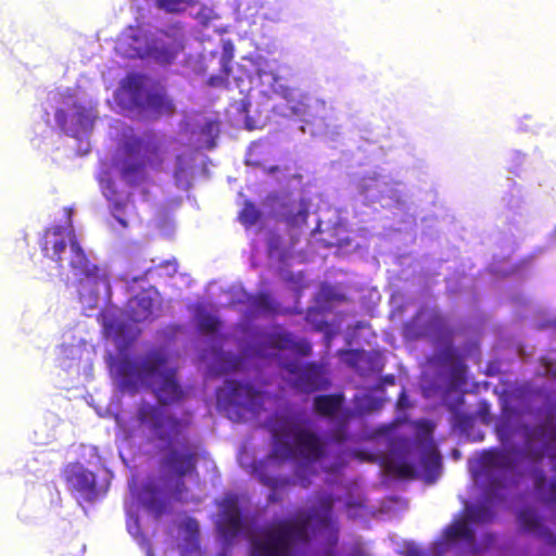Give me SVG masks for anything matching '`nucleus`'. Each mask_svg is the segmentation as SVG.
<instances>
[{
    "mask_svg": "<svg viewBox=\"0 0 556 556\" xmlns=\"http://www.w3.org/2000/svg\"><path fill=\"white\" fill-rule=\"evenodd\" d=\"M116 372L124 389L135 391L140 384L153 388L159 404L141 403L136 410L134 431L146 438L147 443L162 454L159 467L164 477L176 479L173 497L182 501L188 489L185 477L198 473L199 453L189 440L191 421L178 417L166 405L184 399L185 392L177 381V371L167 366V356L161 350L148 352L140 362L128 357L116 364Z\"/></svg>",
    "mask_w": 556,
    "mask_h": 556,
    "instance_id": "nucleus-1",
    "label": "nucleus"
},
{
    "mask_svg": "<svg viewBox=\"0 0 556 556\" xmlns=\"http://www.w3.org/2000/svg\"><path fill=\"white\" fill-rule=\"evenodd\" d=\"M314 518L312 513L300 511L266 526L251 540L250 556H293L298 547L309 542Z\"/></svg>",
    "mask_w": 556,
    "mask_h": 556,
    "instance_id": "nucleus-2",
    "label": "nucleus"
},
{
    "mask_svg": "<svg viewBox=\"0 0 556 556\" xmlns=\"http://www.w3.org/2000/svg\"><path fill=\"white\" fill-rule=\"evenodd\" d=\"M40 248L45 257L54 262L59 268L70 267L80 279L97 278L99 268L90 262L73 229L56 225L47 228Z\"/></svg>",
    "mask_w": 556,
    "mask_h": 556,
    "instance_id": "nucleus-3",
    "label": "nucleus"
},
{
    "mask_svg": "<svg viewBox=\"0 0 556 556\" xmlns=\"http://www.w3.org/2000/svg\"><path fill=\"white\" fill-rule=\"evenodd\" d=\"M274 435L292 441V445L288 442H276L274 453L279 457L289 459L300 456L307 462H317L326 455L321 438L304 427L294 416L280 418L275 425Z\"/></svg>",
    "mask_w": 556,
    "mask_h": 556,
    "instance_id": "nucleus-4",
    "label": "nucleus"
},
{
    "mask_svg": "<svg viewBox=\"0 0 556 556\" xmlns=\"http://www.w3.org/2000/svg\"><path fill=\"white\" fill-rule=\"evenodd\" d=\"M283 367L293 377L291 379L292 388L303 393L309 394L326 390L331 384L324 364L316 362H307L304 364L289 362L286 363Z\"/></svg>",
    "mask_w": 556,
    "mask_h": 556,
    "instance_id": "nucleus-5",
    "label": "nucleus"
},
{
    "mask_svg": "<svg viewBox=\"0 0 556 556\" xmlns=\"http://www.w3.org/2000/svg\"><path fill=\"white\" fill-rule=\"evenodd\" d=\"M125 154L130 157L140 156L147 167L162 170L167 153L166 143L155 134H144L142 137H131L124 143Z\"/></svg>",
    "mask_w": 556,
    "mask_h": 556,
    "instance_id": "nucleus-6",
    "label": "nucleus"
},
{
    "mask_svg": "<svg viewBox=\"0 0 556 556\" xmlns=\"http://www.w3.org/2000/svg\"><path fill=\"white\" fill-rule=\"evenodd\" d=\"M61 475L68 492L72 494L88 503L99 497L101 490L97 484L96 475L81 463L73 462L66 464L62 468Z\"/></svg>",
    "mask_w": 556,
    "mask_h": 556,
    "instance_id": "nucleus-7",
    "label": "nucleus"
},
{
    "mask_svg": "<svg viewBox=\"0 0 556 556\" xmlns=\"http://www.w3.org/2000/svg\"><path fill=\"white\" fill-rule=\"evenodd\" d=\"M227 399L233 406L256 413L263 407L264 392L248 383L229 381L227 382Z\"/></svg>",
    "mask_w": 556,
    "mask_h": 556,
    "instance_id": "nucleus-8",
    "label": "nucleus"
},
{
    "mask_svg": "<svg viewBox=\"0 0 556 556\" xmlns=\"http://www.w3.org/2000/svg\"><path fill=\"white\" fill-rule=\"evenodd\" d=\"M244 529L240 508L235 500H226L223 504L219 531L226 539L238 536Z\"/></svg>",
    "mask_w": 556,
    "mask_h": 556,
    "instance_id": "nucleus-9",
    "label": "nucleus"
},
{
    "mask_svg": "<svg viewBox=\"0 0 556 556\" xmlns=\"http://www.w3.org/2000/svg\"><path fill=\"white\" fill-rule=\"evenodd\" d=\"M141 502L155 519H160L162 516L170 513L169 501L153 483H146L143 485L141 491Z\"/></svg>",
    "mask_w": 556,
    "mask_h": 556,
    "instance_id": "nucleus-10",
    "label": "nucleus"
},
{
    "mask_svg": "<svg viewBox=\"0 0 556 556\" xmlns=\"http://www.w3.org/2000/svg\"><path fill=\"white\" fill-rule=\"evenodd\" d=\"M518 521L523 531L534 533L548 545L556 546V535L542 525L540 517L532 508L521 509L518 514Z\"/></svg>",
    "mask_w": 556,
    "mask_h": 556,
    "instance_id": "nucleus-11",
    "label": "nucleus"
},
{
    "mask_svg": "<svg viewBox=\"0 0 556 556\" xmlns=\"http://www.w3.org/2000/svg\"><path fill=\"white\" fill-rule=\"evenodd\" d=\"M153 299L146 291H142L128 300L127 317L134 323L149 320L153 316Z\"/></svg>",
    "mask_w": 556,
    "mask_h": 556,
    "instance_id": "nucleus-12",
    "label": "nucleus"
},
{
    "mask_svg": "<svg viewBox=\"0 0 556 556\" xmlns=\"http://www.w3.org/2000/svg\"><path fill=\"white\" fill-rule=\"evenodd\" d=\"M444 539L447 543L462 541L468 546H473L476 544L475 530L465 516L454 520L448 527H446L444 530Z\"/></svg>",
    "mask_w": 556,
    "mask_h": 556,
    "instance_id": "nucleus-13",
    "label": "nucleus"
},
{
    "mask_svg": "<svg viewBox=\"0 0 556 556\" xmlns=\"http://www.w3.org/2000/svg\"><path fill=\"white\" fill-rule=\"evenodd\" d=\"M420 446V462L427 473H439L442 465V457L431 439H425L418 442Z\"/></svg>",
    "mask_w": 556,
    "mask_h": 556,
    "instance_id": "nucleus-14",
    "label": "nucleus"
},
{
    "mask_svg": "<svg viewBox=\"0 0 556 556\" xmlns=\"http://www.w3.org/2000/svg\"><path fill=\"white\" fill-rule=\"evenodd\" d=\"M344 396L342 393L316 395L313 400L314 412L323 417H333L342 408Z\"/></svg>",
    "mask_w": 556,
    "mask_h": 556,
    "instance_id": "nucleus-15",
    "label": "nucleus"
},
{
    "mask_svg": "<svg viewBox=\"0 0 556 556\" xmlns=\"http://www.w3.org/2000/svg\"><path fill=\"white\" fill-rule=\"evenodd\" d=\"M147 77L141 74H128L123 81L122 88L127 92L131 102L136 105H143L146 91Z\"/></svg>",
    "mask_w": 556,
    "mask_h": 556,
    "instance_id": "nucleus-16",
    "label": "nucleus"
},
{
    "mask_svg": "<svg viewBox=\"0 0 556 556\" xmlns=\"http://www.w3.org/2000/svg\"><path fill=\"white\" fill-rule=\"evenodd\" d=\"M135 157H130L127 155V159L124 160L123 166L121 169L122 178L129 185L136 186L147 179L146 168L147 165L140 160L135 161Z\"/></svg>",
    "mask_w": 556,
    "mask_h": 556,
    "instance_id": "nucleus-17",
    "label": "nucleus"
},
{
    "mask_svg": "<svg viewBox=\"0 0 556 556\" xmlns=\"http://www.w3.org/2000/svg\"><path fill=\"white\" fill-rule=\"evenodd\" d=\"M481 464L485 468L513 469L514 451L497 450L483 453Z\"/></svg>",
    "mask_w": 556,
    "mask_h": 556,
    "instance_id": "nucleus-18",
    "label": "nucleus"
},
{
    "mask_svg": "<svg viewBox=\"0 0 556 556\" xmlns=\"http://www.w3.org/2000/svg\"><path fill=\"white\" fill-rule=\"evenodd\" d=\"M139 108L157 113H172L174 111V104L163 89L149 90L144 97L143 105H139Z\"/></svg>",
    "mask_w": 556,
    "mask_h": 556,
    "instance_id": "nucleus-19",
    "label": "nucleus"
},
{
    "mask_svg": "<svg viewBox=\"0 0 556 556\" xmlns=\"http://www.w3.org/2000/svg\"><path fill=\"white\" fill-rule=\"evenodd\" d=\"M252 305L257 311L269 315H283L289 311L281 307L269 292H258L253 296Z\"/></svg>",
    "mask_w": 556,
    "mask_h": 556,
    "instance_id": "nucleus-20",
    "label": "nucleus"
},
{
    "mask_svg": "<svg viewBox=\"0 0 556 556\" xmlns=\"http://www.w3.org/2000/svg\"><path fill=\"white\" fill-rule=\"evenodd\" d=\"M429 327L433 330L435 338L439 341H444L448 344L452 343L456 330L447 327L446 320L443 315L435 313L429 320Z\"/></svg>",
    "mask_w": 556,
    "mask_h": 556,
    "instance_id": "nucleus-21",
    "label": "nucleus"
},
{
    "mask_svg": "<svg viewBox=\"0 0 556 556\" xmlns=\"http://www.w3.org/2000/svg\"><path fill=\"white\" fill-rule=\"evenodd\" d=\"M464 516L471 527L477 523H489L493 519L492 510L485 505L467 507Z\"/></svg>",
    "mask_w": 556,
    "mask_h": 556,
    "instance_id": "nucleus-22",
    "label": "nucleus"
},
{
    "mask_svg": "<svg viewBox=\"0 0 556 556\" xmlns=\"http://www.w3.org/2000/svg\"><path fill=\"white\" fill-rule=\"evenodd\" d=\"M182 49L181 45H177L175 47L172 46H154L150 49V54L153 59H155L159 63L167 65L174 62L177 58L179 50Z\"/></svg>",
    "mask_w": 556,
    "mask_h": 556,
    "instance_id": "nucleus-23",
    "label": "nucleus"
},
{
    "mask_svg": "<svg viewBox=\"0 0 556 556\" xmlns=\"http://www.w3.org/2000/svg\"><path fill=\"white\" fill-rule=\"evenodd\" d=\"M293 334L285 330H278L267 336L268 346L279 351H290Z\"/></svg>",
    "mask_w": 556,
    "mask_h": 556,
    "instance_id": "nucleus-24",
    "label": "nucleus"
},
{
    "mask_svg": "<svg viewBox=\"0 0 556 556\" xmlns=\"http://www.w3.org/2000/svg\"><path fill=\"white\" fill-rule=\"evenodd\" d=\"M261 211L250 201H247L239 213V220L245 227L254 226L261 219Z\"/></svg>",
    "mask_w": 556,
    "mask_h": 556,
    "instance_id": "nucleus-25",
    "label": "nucleus"
},
{
    "mask_svg": "<svg viewBox=\"0 0 556 556\" xmlns=\"http://www.w3.org/2000/svg\"><path fill=\"white\" fill-rule=\"evenodd\" d=\"M156 7L166 13H181L195 4L194 0H155Z\"/></svg>",
    "mask_w": 556,
    "mask_h": 556,
    "instance_id": "nucleus-26",
    "label": "nucleus"
},
{
    "mask_svg": "<svg viewBox=\"0 0 556 556\" xmlns=\"http://www.w3.org/2000/svg\"><path fill=\"white\" fill-rule=\"evenodd\" d=\"M307 218L308 208L304 203H301V205L295 211H289L286 215V220L291 227H301L305 225L307 223Z\"/></svg>",
    "mask_w": 556,
    "mask_h": 556,
    "instance_id": "nucleus-27",
    "label": "nucleus"
},
{
    "mask_svg": "<svg viewBox=\"0 0 556 556\" xmlns=\"http://www.w3.org/2000/svg\"><path fill=\"white\" fill-rule=\"evenodd\" d=\"M404 332L405 336L409 337L410 339H422L431 337L432 334L430 331L422 329L419 324V317L418 315L414 316L409 321H407L404 326Z\"/></svg>",
    "mask_w": 556,
    "mask_h": 556,
    "instance_id": "nucleus-28",
    "label": "nucleus"
},
{
    "mask_svg": "<svg viewBox=\"0 0 556 556\" xmlns=\"http://www.w3.org/2000/svg\"><path fill=\"white\" fill-rule=\"evenodd\" d=\"M340 354L345 364L353 369H359L361 364L366 359V352L363 350H344Z\"/></svg>",
    "mask_w": 556,
    "mask_h": 556,
    "instance_id": "nucleus-29",
    "label": "nucleus"
},
{
    "mask_svg": "<svg viewBox=\"0 0 556 556\" xmlns=\"http://www.w3.org/2000/svg\"><path fill=\"white\" fill-rule=\"evenodd\" d=\"M232 68L219 67V72L216 75H212L207 78L206 85L211 88H227L229 86V77Z\"/></svg>",
    "mask_w": 556,
    "mask_h": 556,
    "instance_id": "nucleus-30",
    "label": "nucleus"
},
{
    "mask_svg": "<svg viewBox=\"0 0 556 556\" xmlns=\"http://www.w3.org/2000/svg\"><path fill=\"white\" fill-rule=\"evenodd\" d=\"M319 505L325 510V515L318 518V523L323 528H329L331 526L330 513L333 505L332 497L329 495L320 497Z\"/></svg>",
    "mask_w": 556,
    "mask_h": 556,
    "instance_id": "nucleus-31",
    "label": "nucleus"
},
{
    "mask_svg": "<svg viewBox=\"0 0 556 556\" xmlns=\"http://www.w3.org/2000/svg\"><path fill=\"white\" fill-rule=\"evenodd\" d=\"M235 58V48L230 41H226L223 45V53L219 60L220 66L227 68H232L231 63Z\"/></svg>",
    "mask_w": 556,
    "mask_h": 556,
    "instance_id": "nucleus-32",
    "label": "nucleus"
},
{
    "mask_svg": "<svg viewBox=\"0 0 556 556\" xmlns=\"http://www.w3.org/2000/svg\"><path fill=\"white\" fill-rule=\"evenodd\" d=\"M290 351L301 356H308L312 353V344L306 339L295 340L293 337Z\"/></svg>",
    "mask_w": 556,
    "mask_h": 556,
    "instance_id": "nucleus-33",
    "label": "nucleus"
},
{
    "mask_svg": "<svg viewBox=\"0 0 556 556\" xmlns=\"http://www.w3.org/2000/svg\"><path fill=\"white\" fill-rule=\"evenodd\" d=\"M250 105H251L250 102L245 99H241L239 102L233 104V106L236 108V110L239 113H242L245 115V117H244L245 128L249 130H252V129H254V125L252 124L251 118L248 116Z\"/></svg>",
    "mask_w": 556,
    "mask_h": 556,
    "instance_id": "nucleus-34",
    "label": "nucleus"
},
{
    "mask_svg": "<svg viewBox=\"0 0 556 556\" xmlns=\"http://www.w3.org/2000/svg\"><path fill=\"white\" fill-rule=\"evenodd\" d=\"M459 355L457 351L451 345L446 346L440 353V359L444 364H454L459 361Z\"/></svg>",
    "mask_w": 556,
    "mask_h": 556,
    "instance_id": "nucleus-35",
    "label": "nucleus"
},
{
    "mask_svg": "<svg viewBox=\"0 0 556 556\" xmlns=\"http://www.w3.org/2000/svg\"><path fill=\"white\" fill-rule=\"evenodd\" d=\"M73 108H74L73 117L76 119V124L78 126H84L89 119L87 109L84 105L78 104V103H74Z\"/></svg>",
    "mask_w": 556,
    "mask_h": 556,
    "instance_id": "nucleus-36",
    "label": "nucleus"
},
{
    "mask_svg": "<svg viewBox=\"0 0 556 556\" xmlns=\"http://www.w3.org/2000/svg\"><path fill=\"white\" fill-rule=\"evenodd\" d=\"M496 433L502 443H507L511 440L513 430L507 422H501L496 427Z\"/></svg>",
    "mask_w": 556,
    "mask_h": 556,
    "instance_id": "nucleus-37",
    "label": "nucleus"
},
{
    "mask_svg": "<svg viewBox=\"0 0 556 556\" xmlns=\"http://www.w3.org/2000/svg\"><path fill=\"white\" fill-rule=\"evenodd\" d=\"M219 321L214 317L203 318L200 323V328L207 332H215L218 329Z\"/></svg>",
    "mask_w": 556,
    "mask_h": 556,
    "instance_id": "nucleus-38",
    "label": "nucleus"
},
{
    "mask_svg": "<svg viewBox=\"0 0 556 556\" xmlns=\"http://www.w3.org/2000/svg\"><path fill=\"white\" fill-rule=\"evenodd\" d=\"M124 208H125V203L123 201H114L112 204V213H113L114 217L116 218V220L118 222V224L121 226L127 227V222L123 217H119L117 215V213L123 212Z\"/></svg>",
    "mask_w": 556,
    "mask_h": 556,
    "instance_id": "nucleus-39",
    "label": "nucleus"
},
{
    "mask_svg": "<svg viewBox=\"0 0 556 556\" xmlns=\"http://www.w3.org/2000/svg\"><path fill=\"white\" fill-rule=\"evenodd\" d=\"M55 122L63 130H67V113L63 109L56 110Z\"/></svg>",
    "mask_w": 556,
    "mask_h": 556,
    "instance_id": "nucleus-40",
    "label": "nucleus"
},
{
    "mask_svg": "<svg viewBox=\"0 0 556 556\" xmlns=\"http://www.w3.org/2000/svg\"><path fill=\"white\" fill-rule=\"evenodd\" d=\"M219 131V125L216 121H207L202 127V132L207 135L217 134Z\"/></svg>",
    "mask_w": 556,
    "mask_h": 556,
    "instance_id": "nucleus-41",
    "label": "nucleus"
},
{
    "mask_svg": "<svg viewBox=\"0 0 556 556\" xmlns=\"http://www.w3.org/2000/svg\"><path fill=\"white\" fill-rule=\"evenodd\" d=\"M332 440L337 443H342L346 440V434H345V426L342 425L341 427L337 428L333 432H332Z\"/></svg>",
    "mask_w": 556,
    "mask_h": 556,
    "instance_id": "nucleus-42",
    "label": "nucleus"
},
{
    "mask_svg": "<svg viewBox=\"0 0 556 556\" xmlns=\"http://www.w3.org/2000/svg\"><path fill=\"white\" fill-rule=\"evenodd\" d=\"M397 472L403 477H413L414 476V467L409 464H401L397 466Z\"/></svg>",
    "mask_w": 556,
    "mask_h": 556,
    "instance_id": "nucleus-43",
    "label": "nucleus"
},
{
    "mask_svg": "<svg viewBox=\"0 0 556 556\" xmlns=\"http://www.w3.org/2000/svg\"><path fill=\"white\" fill-rule=\"evenodd\" d=\"M405 556H428V554L416 546H408L405 551Z\"/></svg>",
    "mask_w": 556,
    "mask_h": 556,
    "instance_id": "nucleus-44",
    "label": "nucleus"
},
{
    "mask_svg": "<svg viewBox=\"0 0 556 556\" xmlns=\"http://www.w3.org/2000/svg\"><path fill=\"white\" fill-rule=\"evenodd\" d=\"M311 106H321L325 110L326 109V102L325 101H319L317 99H313L312 103L308 104V108H311Z\"/></svg>",
    "mask_w": 556,
    "mask_h": 556,
    "instance_id": "nucleus-45",
    "label": "nucleus"
},
{
    "mask_svg": "<svg viewBox=\"0 0 556 556\" xmlns=\"http://www.w3.org/2000/svg\"><path fill=\"white\" fill-rule=\"evenodd\" d=\"M278 169H279L278 166H270V167L267 168V173L273 174V173L278 172Z\"/></svg>",
    "mask_w": 556,
    "mask_h": 556,
    "instance_id": "nucleus-46",
    "label": "nucleus"
},
{
    "mask_svg": "<svg viewBox=\"0 0 556 556\" xmlns=\"http://www.w3.org/2000/svg\"><path fill=\"white\" fill-rule=\"evenodd\" d=\"M316 117H317L316 115H314V114H312V113H307V119H308V118L314 119V118H316Z\"/></svg>",
    "mask_w": 556,
    "mask_h": 556,
    "instance_id": "nucleus-47",
    "label": "nucleus"
},
{
    "mask_svg": "<svg viewBox=\"0 0 556 556\" xmlns=\"http://www.w3.org/2000/svg\"><path fill=\"white\" fill-rule=\"evenodd\" d=\"M522 428L525 429V431H528V426L525 425Z\"/></svg>",
    "mask_w": 556,
    "mask_h": 556,
    "instance_id": "nucleus-48",
    "label": "nucleus"
}]
</instances>
